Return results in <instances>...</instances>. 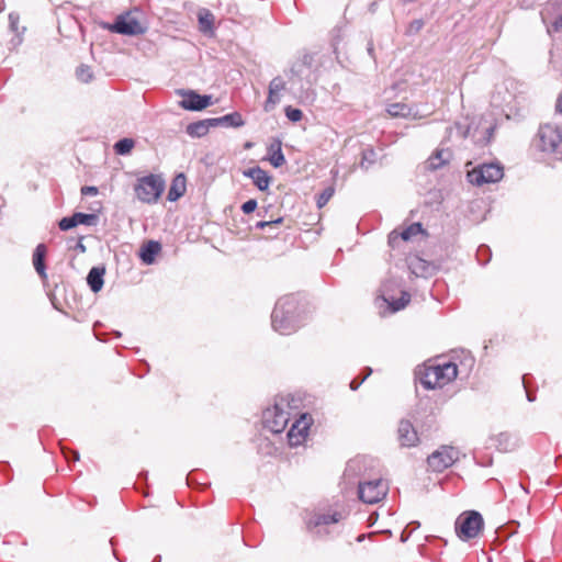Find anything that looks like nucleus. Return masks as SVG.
<instances>
[{
    "label": "nucleus",
    "mask_w": 562,
    "mask_h": 562,
    "mask_svg": "<svg viewBox=\"0 0 562 562\" xmlns=\"http://www.w3.org/2000/svg\"><path fill=\"white\" fill-rule=\"evenodd\" d=\"M386 112L393 117H408L412 115V108L405 103L396 102L389 104Z\"/></svg>",
    "instance_id": "obj_23"
},
{
    "label": "nucleus",
    "mask_w": 562,
    "mask_h": 562,
    "mask_svg": "<svg viewBox=\"0 0 562 562\" xmlns=\"http://www.w3.org/2000/svg\"><path fill=\"white\" fill-rule=\"evenodd\" d=\"M310 420L311 418L303 414L292 424L288 431V441L291 447L300 446L305 440L310 428Z\"/></svg>",
    "instance_id": "obj_12"
},
{
    "label": "nucleus",
    "mask_w": 562,
    "mask_h": 562,
    "mask_svg": "<svg viewBox=\"0 0 562 562\" xmlns=\"http://www.w3.org/2000/svg\"><path fill=\"white\" fill-rule=\"evenodd\" d=\"M424 27V21L422 19L413 20L407 29L408 34H416Z\"/></svg>",
    "instance_id": "obj_40"
},
{
    "label": "nucleus",
    "mask_w": 562,
    "mask_h": 562,
    "mask_svg": "<svg viewBox=\"0 0 562 562\" xmlns=\"http://www.w3.org/2000/svg\"><path fill=\"white\" fill-rule=\"evenodd\" d=\"M383 299L390 305L393 312H397L404 308L409 303L411 295L407 292H402V295L398 300H391L385 295H383Z\"/></svg>",
    "instance_id": "obj_24"
},
{
    "label": "nucleus",
    "mask_w": 562,
    "mask_h": 562,
    "mask_svg": "<svg viewBox=\"0 0 562 562\" xmlns=\"http://www.w3.org/2000/svg\"><path fill=\"white\" fill-rule=\"evenodd\" d=\"M99 192L97 187L93 186H85L81 188L82 195H97Z\"/></svg>",
    "instance_id": "obj_45"
},
{
    "label": "nucleus",
    "mask_w": 562,
    "mask_h": 562,
    "mask_svg": "<svg viewBox=\"0 0 562 562\" xmlns=\"http://www.w3.org/2000/svg\"><path fill=\"white\" fill-rule=\"evenodd\" d=\"M484 526L483 517L479 512L469 510L461 514L456 520V532L463 540L476 538Z\"/></svg>",
    "instance_id": "obj_6"
},
{
    "label": "nucleus",
    "mask_w": 562,
    "mask_h": 562,
    "mask_svg": "<svg viewBox=\"0 0 562 562\" xmlns=\"http://www.w3.org/2000/svg\"><path fill=\"white\" fill-rule=\"evenodd\" d=\"M376 154L372 148H367L362 151V159L360 162V167L368 169L369 166L375 162Z\"/></svg>",
    "instance_id": "obj_30"
},
{
    "label": "nucleus",
    "mask_w": 562,
    "mask_h": 562,
    "mask_svg": "<svg viewBox=\"0 0 562 562\" xmlns=\"http://www.w3.org/2000/svg\"><path fill=\"white\" fill-rule=\"evenodd\" d=\"M270 150L273 151L270 157L271 165L276 168L281 167L285 162L284 155L281 150V143L280 142L277 143L276 149H274V145H271Z\"/></svg>",
    "instance_id": "obj_27"
},
{
    "label": "nucleus",
    "mask_w": 562,
    "mask_h": 562,
    "mask_svg": "<svg viewBox=\"0 0 562 562\" xmlns=\"http://www.w3.org/2000/svg\"><path fill=\"white\" fill-rule=\"evenodd\" d=\"M490 260V257H487V259H485L484 261H482V265H486V262Z\"/></svg>",
    "instance_id": "obj_59"
},
{
    "label": "nucleus",
    "mask_w": 562,
    "mask_h": 562,
    "mask_svg": "<svg viewBox=\"0 0 562 562\" xmlns=\"http://www.w3.org/2000/svg\"><path fill=\"white\" fill-rule=\"evenodd\" d=\"M200 31L204 34H212L214 30V15L206 9L198 13Z\"/></svg>",
    "instance_id": "obj_21"
},
{
    "label": "nucleus",
    "mask_w": 562,
    "mask_h": 562,
    "mask_svg": "<svg viewBox=\"0 0 562 562\" xmlns=\"http://www.w3.org/2000/svg\"><path fill=\"white\" fill-rule=\"evenodd\" d=\"M161 245L157 240H148L140 247L139 258L146 265H153L156 256L160 252Z\"/></svg>",
    "instance_id": "obj_16"
},
{
    "label": "nucleus",
    "mask_w": 562,
    "mask_h": 562,
    "mask_svg": "<svg viewBox=\"0 0 562 562\" xmlns=\"http://www.w3.org/2000/svg\"><path fill=\"white\" fill-rule=\"evenodd\" d=\"M160 561H161V557L160 555L156 557L155 560H154V562H160Z\"/></svg>",
    "instance_id": "obj_56"
},
{
    "label": "nucleus",
    "mask_w": 562,
    "mask_h": 562,
    "mask_svg": "<svg viewBox=\"0 0 562 562\" xmlns=\"http://www.w3.org/2000/svg\"><path fill=\"white\" fill-rule=\"evenodd\" d=\"M397 439L402 447H415L418 441V435L413 424L409 420L403 419L398 424Z\"/></svg>",
    "instance_id": "obj_13"
},
{
    "label": "nucleus",
    "mask_w": 562,
    "mask_h": 562,
    "mask_svg": "<svg viewBox=\"0 0 562 562\" xmlns=\"http://www.w3.org/2000/svg\"><path fill=\"white\" fill-rule=\"evenodd\" d=\"M278 226H276L274 228H268V233H269V236H276L278 233L276 232Z\"/></svg>",
    "instance_id": "obj_53"
},
{
    "label": "nucleus",
    "mask_w": 562,
    "mask_h": 562,
    "mask_svg": "<svg viewBox=\"0 0 562 562\" xmlns=\"http://www.w3.org/2000/svg\"><path fill=\"white\" fill-rule=\"evenodd\" d=\"M335 193V189L333 187H327L323 190L317 199V206L321 209L327 204V202L331 199Z\"/></svg>",
    "instance_id": "obj_32"
},
{
    "label": "nucleus",
    "mask_w": 562,
    "mask_h": 562,
    "mask_svg": "<svg viewBox=\"0 0 562 562\" xmlns=\"http://www.w3.org/2000/svg\"><path fill=\"white\" fill-rule=\"evenodd\" d=\"M134 146H135V140L133 138L125 137V138L117 140L114 144V151L117 155H122V156L128 155L132 151V149L134 148Z\"/></svg>",
    "instance_id": "obj_25"
},
{
    "label": "nucleus",
    "mask_w": 562,
    "mask_h": 562,
    "mask_svg": "<svg viewBox=\"0 0 562 562\" xmlns=\"http://www.w3.org/2000/svg\"><path fill=\"white\" fill-rule=\"evenodd\" d=\"M211 127H215L213 119L201 120V121L190 123L187 126V133L191 137L200 138V137L205 136L209 133Z\"/></svg>",
    "instance_id": "obj_18"
},
{
    "label": "nucleus",
    "mask_w": 562,
    "mask_h": 562,
    "mask_svg": "<svg viewBox=\"0 0 562 562\" xmlns=\"http://www.w3.org/2000/svg\"><path fill=\"white\" fill-rule=\"evenodd\" d=\"M70 454H71V459H72L74 461L79 460V453H78V452H76V451H70Z\"/></svg>",
    "instance_id": "obj_52"
},
{
    "label": "nucleus",
    "mask_w": 562,
    "mask_h": 562,
    "mask_svg": "<svg viewBox=\"0 0 562 562\" xmlns=\"http://www.w3.org/2000/svg\"><path fill=\"white\" fill-rule=\"evenodd\" d=\"M452 157V153L448 148L437 149L434 155L428 159V168L430 170H437L449 162Z\"/></svg>",
    "instance_id": "obj_19"
},
{
    "label": "nucleus",
    "mask_w": 562,
    "mask_h": 562,
    "mask_svg": "<svg viewBox=\"0 0 562 562\" xmlns=\"http://www.w3.org/2000/svg\"><path fill=\"white\" fill-rule=\"evenodd\" d=\"M371 373H372V369L366 368V374L360 379H358V378L353 379L350 382V389L352 391H356L368 379V376H370Z\"/></svg>",
    "instance_id": "obj_39"
},
{
    "label": "nucleus",
    "mask_w": 562,
    "mask_h": 562,
    "mask_svg": "<svg viewBox=\"0 0 562 562\" xmlns=\"http://www.w3.org/2000/svg\"><path fill=\"white\" fill-rule=\"evenodd\" d=\"M403 240L401 239V234L397 229H394L392 231L390 234H389V237H387V244L391 248L395 249L397 247H400V244L402 243Z\"/></svg>",
    "instance_id": "obj_37"
},
{
    "label": "nucleus",
    "mask_w": 562,
    "mask_h": 562,
    "mask_svg": "<svg viewBox=\"0 0 562 562\" xmlns=\"http://www.w3.org/2000/svg\"><path fill=\"white\" fill-rule=\"evenodd\" d=\"M82 239H83V238H82V237H80V238H79V240L77 241L76 246L74 247V249H75V250H77V251H79V252H81V254H83V252H86V251H87V248H86V246H85V244H83Z\"/></svg>",
    "instance_id": "obj_46"
},
{
    "label": "nucleus",
    "mask_w": 562,
    "mask_h": 562,
    "mask_svg": "<svg viewBox=\"0 0 562 562\" xmlns=\"http://www.w3.org/2000/svg\"><path fill=\"white\" fill-rule=\"evenodd\" d=\"M76 76H77L78 80L83 83L90 82L93 78L92 70L87 65L79 66L76 70Z\"/></svg>",
    "instance_id": "obj_29"
},
{
    "label": "nucleus",
    "mask_w": 562,
    "mask_h": 562,
    "mask_svg": "<svg viewBox=\"0 0 562 562\" xmlns=\"http://www.w3.org/2000/svg\"><path fill=\"white\" fill-rule=\"evenodd\" d=\"M186 176L180 173L172 180L168 191V200L173 202L180 199L186 193Z\"/></svg>",
    "instance_id": "obj_20"
},
{
    "label": "nucleus",
    "mask_w": 562,
    "mask_h": 562,
    "mask_svg": "<svg viewBox=\"0 0 562 562\" xmlns=\"http://www.w3.org/2000/svg\"><path fill=\"white\" fill-rule=\"evenodd\" d=\"M361 459H355L347 463V468L345 470V476H349L351 474H356L360 470Z\"/></svg>",
    "instance_id": "obj_38"
},
{
    "label": "nucleus",
    "mask_w": 562,
    "mask_h": 562,
    "mask_svg": "<svg viewBox=\"0 0 562 562\" xmlns=\"http://www.w3.org/2000/svg\"><path fill=\"white\" fill-rule=\"evenodd\" d=\"M405 540H406V535H405V530H404L402 533V541H405Z\"/></svg>",
    "instance_id": "obj_57"
},
{
    "label": "nucleus",
    "mask_w": 562,
    "mask_h": 562,
    "mask_svg": "<svg viewBox=\"0 0 562 562\" xmlns=\"http://www.w3.org/2000/svg\"><path fill=\"white\" fill-rule=\"evenodd\" d=\"M9 21H10V29L13 31V32H16L19 31V27H18V24H19V15L15 14V13H10L9 15Z\"/></svg>",
    "instance_id": "obj_44"
},
{
    "label": "nucleus",
    "mask_w": 562,
    "mask_h": 562,
    "mask_svg": "<svg viewBox=\"0 0 562 562\" xmlns=\"http://www.w3.org/2000/svg\"><path fill=\"white\" fill-rule=\"evenodd\" d=\"M284 111H285V116L291 122H299V121H301V119L303 116V112L296 108L286 106Z\"/></svg>",
    "instance_id": "obj_35"
},
{
    "label": "nucleus",
    "mask_w": 562,
    "mask_h": 562,
    "mask_svg": "<svg viewBox=\"0 0 562 562\" xmlns=\"http://www.w3.org/2000/svg\"><path fill=\"white\" fill-rule=\"evenodd\" d=\"M215 126L225 125L232 127H240L244 125V120L238 112H233L221 117L213 119Z\"/></svg>",
    "instance_id": "obj_22"
},
{
    "label": "nucleus",
    "mask_w": 562,
    "mask_h": 562,
    "mask_svg": "<svg viewBox=\"0 0 562 562\" xmlns=\"http://www.w3.org/2000/svg\"><path fill=\"white\" fill-rule=\"evenodd\" d=\"M280 102V94L278 92H273L271 94V89H269L268 98L263 104V110L266 112H270L274 109V106Z\"/></svg>",
    "instance_id": "obj_31"
},
{
    "label": "nucleus",
    "mask_w": 562,
    "mask_h": 562,
    "mask_svg": "<svg viewBox=\"0 0 562 562\" xmlns=\"http://www.w3.org/2000/svg\"><path fill=\"white\" fill-rule=\"evenodd\" d=\"M389 491L387 483L381 479L359 482V498L367 504H375L383 499Z\"/></svg>",
    "instance_id": "obj_8"
},
{
    "label": "nucleus",
    "mask_w": 562,
    "mask_h": 562,
    "mask_svg": "<svg viewBox=\"0 0 562 562\" xmlns=\"http://www.w3.org/2000/svg\"><path fill=\"white\" fill-rule=\"evenodd\" d=\"M488 252H490V248L487 246H485V245L480 246L477 249V259L480 261H482L481 256H483V254H488Z\"/></svg>",
    "instance_id": "obj_49"
},
{
    "label": "nucleus",
    "mask_w": 562,
    "mask_h": 562,
    "mask_svg": "<svg viewBox=\"0 0 562 562\" xmlns=\"http://www.w3.org/2000/svg\"><path fill=\"white\" fill-rule=\"evenodd\" d=\"M447 131H449V134L452 135L453 133H456L460 138H465L467 137V134H468V131H465L461 124H456L454 126H450L449 128H447Z\"/></svg>",
    "instance_id": "obj_41"
},
{
    "label": "nucleus",
    "mask_w": 562,
    "mask_h": 562,
    "mask_svg": "<svg viewBox=\"0 0 562 562\" xmlns=\"http://www.w3.org/2000/svg\"><path fill=\"white\" fill-rule=\"evenodd\" d=\"M165 189V181L160 176L149 175L138 180L135 186L137 198L145 203H155Z\"/></svg>",
    "instance_id": "obj_7"
},
{
    "label": "nucleus",
    "mask_w": 562,
    "mask_h": 562,
    "mask_svg": "<svg viewBox=\"0 0 562 562\" xmlns=\"http://www.w3.org/2000/svg\"><path fill=\"white\" fill-rule=\"evenodd\" d=\"M537 146L543 153L552 154L559 160H562V132L554 124H543L539 127L537 134Z\"/></svg>",
    "instance_id": "obj_4"
},
{
    "label": "nucleus",
    "mask_w": 562,
    "mask_h": 562,
    "mask_svg": "<svg viewBox=\"0 0 562 562\" xmlns=\"http://www.w3.org/2000/svg\"><path fill=\"white\" fill-rule=\"evenodd\" d=\"M503 177L504 168L499 162L480 164L467 173L469 182L477 187L498 182Z\"/></svg>",
    "instance_id": "obj_5"
},
{
    "label": "nucleus",
    "mask_w": 562,
    "mask_h": 562,
    "mask_svg": "<svg viewBox=\"0 0 562 562\" xmlns=\"http://www.w3.org/2000/svg\"><path fill=\"white\" fill-rule=\"evenodd\" d=\"M256 209H257V201H256V200H254V199H250V200L246 201V202H245V203H243V205H241V211H243L245 214L252 213Z\"/></svg>",
    "instance_id": "obj_42"
},
{
    "label": "nucleus",
    "mask_w": 562,
    "mask_h": 562,
    "mask_svg": "<svg viewBox=\"0 0 562 562\" xmlns=\"http://www.w3.org/2000/svg\"><path fill=\"white\" fill-rule=\"evenodd\" d=\"M45 254H46V248L43 244H38L37 245V256L40 255V260H45Z\"/></svg>",
    "instance_id": "obj_48"
},
{
    "label": "nucleus",
    "mask_w": 562,
    "mask_h": 562,
    "mask_svg": "<svg viewBox=\"0 0 562 562\" xmlns=\"http://www.w3.org/2000/svg\"><path fill=\"white\" fill-rule=\"evenodd\" d=\"M292 413L290 397H280L276 400L272 407H268L262 413L263 427L272 434H281L288 426Z\"/></svg>",
    "instance_id": "obj_2"
},
{
    "label": "nucleus",
    "mask_w": 562,
    "mask_h": 562,
    "mask_svg": "<svg viewBox=\"0 0 562 562\" xmlns=\"http://www.w3.org/2000/svg\"><path fill=\"white\" fill-rule=\"evenodd\" d=\"M37 274L41 277L43 282L46 281L47 274L45 271V260H40V259L37 260Z\"/></svg>",
    "instance_id": "obj_43"
},
{
    "label": "nucleus",
    "mask_w": 562,
    "mask_h": 562,
    "mask_svg": "<svg viewBox=\"0 0 562 562\" xmlns=\"http://www.w3.org/2000/svg\"><path fill=\"white\" fill-rule=\"evenodd\" d=\"M412 525H415L416 527H418V526H419V524H418L417 521H411V524H409L407 527H409V526H412Z\"/></svg>",
    "instance_id": "obj_55"
},
{
    "label": "nucleus",
    "mask_w": 562,
    "mask_h": 562,
    "mask_svg": "<svg viewBox=\"0 0 562 562\" xmlns=\"http://www.w3.org/2000/svg\"><path fill=\"white\" fill-rule=\"evenodd\" d=\"M458 375V368L454 362L446 361L443 363L425 367L420 372L419 382L427 390L442 387Z\"/></svg>",
    "instance_id": "obj_3"
},
{
    "label": "nucleus",
    "mask_w": 562,
    "mask_h": 562,
    "mask_svg": "<svg viewBox=\"0 0 562 562\" xmlns=\"http://www.w3.org/2000/svg\"><path fill=\"white\" fill-rule=\"evenodd\" d=\"M552 29L554 32H559L562 29V15L554 20L552 23Z\"/></svg>",
    "instance_id": "obj_47"
},
{
    "label": "nucleus",
    "mask_w": 562,
    "mask_h": 562,
    "mask_svg": "<svg viewBox=\"0 0 562 562\" xmlns=\"http://www.w3.org/2000/svg\"><path fill=\"white\" fill-rule=\"evenodd\" d=\"M76 226H77V223H76L74 214L71 216L63 217L58 223V227L61 231H69Z\"/></svg>",
    "instance_id": "obj_36"
},
{
    "label": "nucleus",
    "mask_w": 562,
    "mask_h": 562,
    "mask_svg": "<svg viewBox=\"0 0 562 562\" xmlns=\"http://www.w3.org/2000/svg\"><path fill=\"white\" fill-rule=\"evenodd\" d=\"M340 519H341V514L337 513V512H335L333 514H314L306 521V526L311 531L315 530V533L321 536L323 527H326L331 524H336Z\"/></svg>",
    "instance_id": "obj_14"
},
{
    "label": "nucleus",
    "mask_w": 562,
    "mask_h": 562,
    "mask_svg": "<svg viewBox=\"0 0 562 562\" xmlns=\"http://www.w3.org/2000/svg\"><path fill=\"white\" fill-rule=\"evenodd\" d=\"M108 30L123 35H140L146 32V27L131 15H119L113 24L108 25Z\"/></svg>",
    "instance_id": "obj_10"
},
{
    "label": "nucleus",
    "mask_w": 562,
    "mask_h": 562,
    "mask_svg": "<svg viewBox=\"0 0 562 562\" xmlns=\"http://www.w3.org/2000/svg\"><path fill=\"white\" fill-rule=\"evenodd\" d=\"M304 306L294 294L280 297L271 314V325L274 331L290 335L296 331L304 321Z\"/></svg>",
    "instance_id": "obj_1"
},
{
    "label": "nucleus",
    "mask_w": 562,
    "mask_h": 562,
    "mask_svg": "<svg viewBox=\"0 0 562 562\" xmlns=\"http://www.w3.org/2000/svg\"><path fill=\"white\" fill-rule=\"evenodd\" d=\"M423 233V227L420 223H413L406 228H404L401 234V239L403 241L409 240L413 236H416L418 234Z\"/></svg>",
    "instance_id": "obj_28"
},
{
    "label": "nucleus",
    "mask_w": 562,
    "mask_h": 562,
    "mask_svg": "<svg viewBox=\"0 0 562 562\" xmlns=\"http://www.w3.org/2000/svg\"><path fill=\"white\" fill-rule=\"evenodd\" d=\"M522 384H524V387L527 389L526 375H524V378H522ZM526 393H527V398L529 402H533L536 400V397L528 390H526Z\"/></svg>",
    "instance_id": "obj_50"
},
{
    "label": "nucleus",
    "mask_w": 562,
    "mask_h": 562,
    "mask_svg": "<svg viewBox=\"0 0 562 562\" xmlns=\"http://www.w3.org/2000/svg\"><path fill=\"white\" fill-rule=\"evenodd\" d=\"M32 263H33V266L35 267V250H34V251H33V254H32Z\"/></svg>",
    "instance_id": "obj_54"
},
{
    "label": "nucleus",
    "mask_w": 562,
    "mask_h": 562,
    "mask_svg": "<svg viewBox=\"0 0 562 562\" xmlns=\"http://www.w3.org/2000/svg\"><path fill=\"white\" fill-rule=\"evenodd\" d=\"M269 89H271V94L273 92H278L280 94V92L285 89V81L279 76L274 77L269 83Z\"/></svg>",
    "instance_id": "obj_34"
},
{
    "label": "nucleus",
    "mask_w": 562,
    "mask_h": 562,
    "mask_svg": "<svg viewBox=\"0 0 562 562\" xmlns=\"http://www.w3.org/2000/svg\"><path fill=\"white\" fill-rule=\"evenodd\" d=\"M557 111L562 113V95L560 97V99L557 102Z\"/></svg>",
    "instance_id": "obj_51"
},
{
    "label": "nucleus",
    "mask_w": 562,
    "mask_h": 562,
    "mask_svg": "<svg viewBox=\"0 0 562 562\" xmlns=\"http://www.w3.org/2000/svg\"><path fill=\"white\" fill-rule=\"evenodd\" d=\"M459 459V451L451 446H442L434 451L428 458L427 463L434 472H442L451 467Z\"/></svg>",
    "instance_id": "obj_9"
},
{
    "label": "nucleus",
    "mask_w": 562,
    "mask_h": 562,
    "mask_svg": "<svg viewBox=\"0 0 562 562\" xmlns=\"http://www.w3.org/2000/svg\"><path fill=\"white\" fill-rule=\"evenodd\" d=\"M243 175L247 178H250L254 184L260 190L265 191L268 189L270 184V177L268 173L261 169L259 166L248 168L243 171Z\"/></svg>",
    "instance_id": "obj_15"
},
{
    "label": "nucleus",
    "mask_w": 562,
    "mask_h": 562,
    "mask_svg": "<svg viewBox=\"0 0 562 562\" xmlns=\"http://www.w3.org/2000/svg\"><path fill=\"white\" fill-rule=\"evenodd\" d=\"M283 222L282 217L270 220V221H259L255 224L256 229H266V228H274L279 226Z\"/></svg>",
    "instance_id": "obj_33"
},
{
    "label": "nucleus",
    "mask_w": 562,
    "mask_h": 562,
    "mask_svg": "<svg viewBox=\"0 0 562 562\" xmlns=\"http://www.w3.org/2000/svg\"><path fill=\"white\" fill-rule=\"evenodd\" d=\"M307 58H308V56H304V60H303L304 65L307 64Z\"/></svg>",
    "instance_id": "obj_58"
},
{
    "label": "nucleus",
    "mask_w": 562,
    "mask_h": 562,
    "mask_svg": "<svg viewBox=\"0 0 562 562\" xmlns=\"http://www.w3.org/2000/svg\"><path fill=\"white\" fill-rule=\"evenodd\" d=\"M105 268L103 266L92 267L87 276V283L93 293L101 291L104 284Z\"/></svg>",
    "instance_id": "obj_17"
},
{
    "label": "nucleus",
    "mask_w": 562,
    "mask_h": 562,
    "mask_svg": "<svg viewBox=\"0 0 562 562\" xmlns=\"http://www.w3.org/2000/svg\"><path fill=\"white\" fill-rule=\"evenodd\" d=\"M182 100L179 105L189 111H201L212 104V97L207 94H199L193 90L180 89L177 91Z\"/></svg>",
    "instance_id": "obj_11"
},
{
    "label": "nucleus",
    "mask_w": 562,
    "mask_h": 562,
    "mask_svg": "<svg viewBox=\"0 0 562 562\" xmlns=\"http://www.w3.org/2000/svg\"><path fill=\"white\" fill-rule=\"evenodd\" d=\"M74 216H75V220H76V223L77 225H87V226H94L97 225L98 223V215L95 214H88V213H81V212H76L74 213Z\"/></svg>",
    "instance_id": "obj_26"
}]
</instances>
